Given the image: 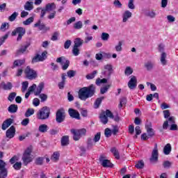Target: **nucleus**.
Here are the masks:
<instances>
[{
    "instance_id": "1",
    "label": "nucleus",
    "mask_w": 178,
    "mask_h": 178,
    "mask_svg": "<svg viewBox=\"0 0 178 178\" xmlns=\"http://www.w3.org/2000/svg\"><path fill=\"white\" fill-rule=\"evenodd\" d=\"M95 94V86L90 85L89 87H83L79 91V98L81 101H86Z\"/></svg>"
},
{
    "instance_id": "2",
    "label": "nucleus",
    "mask_w": 178,
    "mask_h": 178,
    "mask_svg": "<svg viewBox=\"0 0 178 178\" xmlns=\"http://www.w3.org/2000/svg\"><path fill=\"white\" fill-rule=\"evenodd\" d=\"M33 153V147H29L26 148L24 151L23 156H22V161L24 162V165L27 166L30 162H33V159H34V156L32 154Z\"/></svg>"
},
{
    "instance_id": "3",
    "label": "nucleus",
    "mask_w": 178,
    "mask_h": 178,
    "mask_svg": "<svg viewBox=\"0 0 178 178\" xmlns=\"http://www.w3.org/2000/svg\"><path fill=\"white\" fill-rule=\"evenodd\" d=\"M50 113L51 109L47 106H44L38 111L36 114L37 119L39 120H45L49 118Z\"/></svg>"
},
{
    "instance_id": "4",
    "label": "nucleus",
    "mask_w": 178,
    "mask_h": 178,
    "mask_svg": "<svg viewBox=\"0 0 178 178\" xmlns=\"http://www.w3.org/2000/svg\"><path fill=\"white\" fill-rule=\"evenodd\" d=\"M24 34H26V29L19 26L13 31L11 35H17V41H22V38H23Z\"/></svg>"
},
{
    "instance_id": "5",
    "label": "nucleus",
    "mask_w": 178,
    "mask_h": 178,
    "mask_svg": "<svg viewBox=\"0 0 178 178\" xmlns=\"http://www.w3.org/2000/svg\"><path fill=\"white\" fill-rule=\"evenodd\" d=\"M25 76L29 79V80H35L37 79V71L34 70L30 66H27L24 70Z\"/></svg>"
},
{
    "instance_id": "6",
    "label": "nucleus",
    "mask_w": 178,
    "mask_h": 178,
    "mask_svg": "<svg viewBox=\"0 0 178 178\" xmlns=\"http://www.w3.org/2000/svg\"><path fill=\"white\" fill-rule=\"evenodd\" d=\"M108 118L113 119V114L109 110H106L105 112L100 114L99 118L103 124H106V123H108Z\"/></svg>"
},
{
    "instance_id": "7",
    "label": "nucleus",
    "mask_w": 178,
    "mask_h": 178,
    "mask_svg": "<svg viewBox=\"0 0 178 178\" xmlns=\"http://www.w3.org/2000/svg\"><path fill=\"white\" fill-rule=\"evenodd\" d=\"M56 62L57 63H60L63 70H66L69 67V65H70V61L63 56L58 58Z\"/></svg>"
},
{
    "instance_id": "8",
    "label": "nucleus",
    "mask_w": 178,
    "mask_h": 178,
    "mask_svg": "<svg viewBox=\"0 0 178 178\" xmlns=\"http://www.w3.org/2000/svg\"><path fill=\"white\" fill-rule=\"evenodd\" d=\"M121 17H122V22L123 23H127V22H129V20H130V19L133 17V13H131L129 10H125L122 13Z\"/></svg>"
},
{
    "instance_id": "9",
    "label": "nucleus",
    "mask_w": 178,
    "mask_h": 178,
    "mask_svg": "<svg viewBox=\"0 0 178 178\" xmlns=\"http://www.w3.org/2000/svg\"><path fill=\"white\" fill-rule=\"evenodd\" d=\"M128 87L130 90H134L137 87V77L136 76H131V79L128 82Z\"/></svg>"
},
{
    "instance_id": "10",
    "label": "nucleus",
    "mask_w": 178,
    "mask_h": 178,
    "mask_svg": "<svg viewBox=\"0 0 178 178\" xmlns=\"http://www.w3.org/2000/svg\"><path fill=\"white\" fill-rule=\"evenodd\" d=\"M65 113L62 110H58L56 115V120L57 123H62L65 120Z\"/></svg>"
},
{
    "instance_id": "11",
    "label": "nucleus",
    "mask_w": 178,
    "mask_h": 178,
    "mask_svg": "<svg viewBox=\"0 0 178 178\" xmlns=\"http://www.w3.org/2000/svg\"><path fill=\"white\" fill-rule=\"evenodd\" d=\"M104 74L106 75V76L109 77L111 74H112V72H113V67H112V65L111 64H107L104 65Z\"/></svg>"
},
{
    "instance_id": "12",
    "label": "nucleus",
    "mask_w": 178,
    "mask_h": 178,
    "mask_svg": "<svg viewBox=\"0 0 178 178\" xmlns=\"http://www.w3.org/2000/svg\"><path fill=\"white\" fill-rule=\"evenodd\" d=\"M99 140H101V133L98 132L95 135L93 140L90 138L88 140V145H91V146L95 145V143H98Z\"/></svg>"
},
{
    "instance_id": "13",
    "label": "nucleus",
    "mask_w": 178,
    "mask_h": 178,
    "mask_svg": "<svg viewBox=\"0 0 178 178\" xmlns=\"http://www.w3.org/2000/svg\"><path fill=\"white\" fill-rule=\"evenodd\" d=\"M150 161L154 163L158 161V145L155 144L154 148L152 152Z\"/></svg>"
},
{
    "instance_id": "14",
    "label": "nucleus",
    "mask_w": 178,
    "mask_h": 178,
    "mask_svg": "<svg viewBox=\"0 0 178 178\" xmlns=\"http://www.w3.org/2000/svg\"><path fill=\"white\" fill-rule=\"evenodd\" d=\"M145 129L148 134V137H152L154 134V129H152V124L149 122H146Z\"/></svg>"
},
{
    "instance_id": "15",
    "label": "nucleus",
    "mask_w": 178,
    "mask_h": 178,
    "mask_svg": "<svg viewBox=\"0 0 178 178\" xmlns=\"http://www.w3.org/2000/svg\"><path fill=\"white\" fill-rule=\"evenodd\" d=\"M45 87V83L44 82H40L38 86H36V88L33 90L35 95H40L41 94V92L44 90V88Z\"/></svg>"
},
{
    "instance_id": "16",
    "label": "nucleus",
    "mask_w": 178,
    "mask_h": 178,
    "mask_svg": "<svg viewBox=\"0 0 178 178\" xmlns=\"http://www.w3.org/2000/svg\"><path fill=\"white\" fill-rule=\"evenodd\" d=\"M99 161L103 168H112L113 166V164L109 160L104 159L102 156L99 158Z\"/></svg>"
},
{
    "instance_id": "17",
    "label": "nucleus",
    "mask_w": 178,
    "mask_h": 178,
    "mask_svg": "<svg viewBox=\"0 0 178 178\" xmlns=\"http://www.w3.org/2000/svg\"><path fill=\"white\" fill-rule=\"evenodd\" d=\"M15 133L16 129H15V127L12 126L7 130L6 136L7 138H13L15 137Z\"/></svg>"
},
{
    "instance_id": "18",
    "label": "nucleus",
    "mask_w": 178,
    "mask_h": 178,
    "mask_svg": "<svg viewBox=\"0 0 178 178\" xmlns=\"http://www.w3.org/2000/svg\"><path fill=\"white\" fill-rule=\"evenodd\" d=\"M68 112L71 118H73L74 119L80 120V113H79V111H77L76 110H74L73 108H70Z\"/></svg>"
},
{
    "instance_id": "19",
    "label": "nucleus",
    "mask_w": 178,
    "mask_h": 178,
    "mask_svg": "<svg viewBox=\"0 0 178 178\" xmlns=\"http://www.w3.org/2000/svg\"><path fill=\"white\" fill-rule=\"evenodd\" d=\"M13 87V86L10 82H7V83L1 82L0 84V88H1L2 90H5L6 91H9V90H12Z\"/></svg>"
},
{
    "instance_id": "20",
    "label": "nucleus",
    "mask_w": 178,
    "mask_h": 178,
    "mask_svg": "<svg viewBox=\"0 0 178 178\" xmlns=\"http://www.w3.org/2000/svg\"><path fill=\"white\" fill-rule=\"evenodd\" d=\"M175 117L171 116L167 120H165L163 124V129H164V130H166L168 129V126H169L170 124H172L173 123H175Z\"/></svg>"
},
{
    "instance_id": "21",
    "label": "nucleus",
    "mask_w": 178,
    "mask_h": 178,
    "mask_svg": "<svg viewBox=\"0 0 178 178\" xmlns=\"http://www.w3.org/2000/svg\"><path fill=\"white\" fill-rule=\"evenodd\" d=\"M168 55L165 52H162L160 56V62L162 66H166L168 65V60H166V57Z\"/></svg>"
},
{
    "instance_id": "22",
    "label": "nucleus",
    "mask_w": 178,
    "mask_h": 178,
    "mask_svg": "<svg viewBox=\"0 0 178 178\" xmlns=\"http://www.w3.org/2000/svg\"><path fill=\"white\" fill-rule=\"evenodd\" d=\"M24 63H26V60L24 58L15 60L13 63V67H19V66H23Z\"/></svg>"
},
{
    "instance_id": "23",
    "label": "nucleus",
    "mask_w": 178,
    "mask_h": 178,
    "mask_svg": "<svg viewBox=\"0 0 178 178\" xmlns=\"http://www.w3.org/2000/svg\"><path fill=\"white\" fill-rule=\"evenodd\" d=\"M12 123H13V120L10 119V118L5 120L3 122V124L1 126L2 130H6V129H8V127H9V126H10V124H12Z\"/></svg>"
},
{
    "instance_id": "24",
    "label": "nucleus",
    "mask_w": 178,
    "mask_h": 178,
    "mask_svg": "<svg viewBox=\"0 0 178 178\" xmlns=\"http://www.w3.org/2000/svg\"><path fill=\"white\" fill-rule=\"evenodd\" d=\"M71 133L73 134L74 140L75 141H79V138H81V135H80V132L79 129H71Z\"/></svg>"
},
{
    "instance_id": "25",
    "label": "nucleus",
    "mask_w": 178,
    "mask_h": 178,
    "mask_svg": "<svg viewBox=\"0 0 178 178\" xmlns=\"http://www.w3.org/2000/svg\"><path fill=\"white\" fill-rule=\"evenodd\" d=\"M35 88H37V85L35 83H33L31 86H30L28 89V92L25 94V98H29L30 97V94L33 92Z\"/></svg>"
},
{
    "instance_id": "26",
    "label": "nucleus",
    "mask_w": 178,
    "mask_h": 178,
    "mask_svg": "<svg viewBox=\"0 0 178 178\" xmlns=\"http://www.w3.org/2000/svg\"><path fill=\"white\" fill-rule=\"evenodd\" d=\"M145 15L150 19H155L156 17V12L155 10H151L145 13Z\"/></svg>"
},
{
    "instance_id": "27",
    "label": "nucleus",
    "mask_w": 178,
    "mask_h": 178,
    "mask_svg": "<svg viewBox=\"0 0 178 178\" xmlns=\"http://www.w3.org/2000/svg\"><path fill=\"white\" fill-rule=\"evenodd\" d=\"M48 52L47 51H44L42 53L41 55L40 54H36L37 57L38 58V60L40 62H42L47 59V54Z\"/></svg>"
},
{
    "instance_id": "28",
    "label": "nucleus",
    "mask_w": 178,
    "mask_h": 178,
    "mask_svg": "<svg viewBox=\"0 0 178 178\" xmlns=\"http://www.w3.org/2000/svg\"><path fill=\"white\" fill-rule=\"evenodd\" d=\"M61 145L63 147H66V145H69V136H65L61 138Z\"/></svg>"
},
{
    "instance_id": "29",
    "label": "nucleus",
    "mask_w": 178,
    "mask_h": 178,
    "mask_svg": "<svg viewBox=\"0 0 178 178\" xmlns=\"http://www.w3.org/2000/svg\"><path fill=\"white\" fill-rule=\"evenodd\" d=\"M45 9H46L47 12H51V11L55 10V9H56V6L55 5L54 3H48L46 6Z\"/></svg>"
},
{
    "instance_id": "30",
    "label": "nucleus",
    "mask_w": 178,
    "mask_h": 178,
    "mask_svg": "<svg viewBox=\"0 0 178 178\" xmlns=\"http://www.w3.org/2000/svg\"><path fill=\"white\" fill-rule=\"evenodd\" d=\"M8 112H10V113H16V112H17V105L11 104L8 107Z\"/></svg>"
},
{
    "instance_id": "31",
    "label": "nucleus",
    "mask_w": 178,
    "mask_h": 178,
    "mask_svg": "<svg viewBox=\"0 0 178 178\" xmlns=\"http://www.w3.org/2000/svg\"><path fill=\"white\" fill-rule=\"evenodd\" d=\"M38 130L40 133H47L48 131V125L43 124L39 126Z\"/></svg>"
},
{
    "instance_id": "32",
    "label": "nucleus",
    "mask_w": 178,
    "mask_h": 178,
    "mask_svg": "<svg viewBox=\"0 0 178 178\" xmlns=\"http://www.w3.org/2000/svg\"><path fill=\"white\" fill-rule=\"evenodd\" d=\"M170 151H172V146L170 144L168 143L163 149V152L165 155H169L170 154Z\"/></svg>"
},
{
    "instance_id": "33",
    "label": "nucleus",
    "mask_w": 178,
    "mask_h": 178,
    "mask_svg": "<svg viewBox=\"0 0 178 178\" xmlns=\"http://www.w3.org/2000/svg\"><path fill=\"white\" fill-rule=\"evenodd\" d=\"M34 6H33L32 1H27L24 5L25 10H33Z\"/></svg>"
},
{
    "instance_id": "34",
    "label": "nucleus",
    "mask_w": 178,
    "mask_h": 178,
    "mask_svg": "<svg viewBox=\"0 0 178 178\" xmlns=\"http://www.w3.org/2000/svg\"><path fill=\"white\" fill-rule=\"evenodd\" d=\"M60 154L58 152H54L52 154L51 159L53 162H58L59 161Z\"/></svg>"
},
{
    "instance_id": "35",
    "label": "nucleus",
    "mask_w": 178,
    "mask_h": 178,
    "mask_svg": "<svg viewBox=\"0 0 178 178\" xmlns=\"http://www.w3.org/2000/svg\"><path fill=\"white\" fill-rule=\"evenodd\" d=\"M145 67L147 70H152L154 69V63L152 61H147L145 63Z\"/></svg>"
},
{
    "instance_id": "36",
    "label": "nucleus",
    "mask_w": 178,
    "mask_h": 178,
    "mask_svg": "<svg viewBox=\"0 0 178 178\" xmlns=\"http://www.w3.org/2000/svg\"><path fill=\"white\" fill-rule=\"evenodd\" d=\"M122 45H123V42L122 41H119L118 44L115 46V49L116 52H122L123 49Z\"/></svg>"
},
{
    "instance_id": "37",
    "label": "nucleus",
    "mask_w": 178,
    "mask_h": 178,
    "mask_svg": "<svg viewBox=\"0 0 178 178\" xmlns=\"http://www.w3.org/2000/svg\"><path fill=\"white\" fill-rule=\"evenodd\" d=\"M124 74L125 76H130L133 74V68L130 66L126 67L124 70Z\"/></svg>"
},
{
    "instance_id": "38",
    "label": "nucleus",
    "mask_w": 178,
    "mask_h": 178,
    "mask_svg": "<svg viewBox=\"0 0 178 178\" xmlns=\"http://www.w3.org/2000/svg\"><path fill=\"white\" fill-rule=\"evenodd\" d=\"M95 83H96L97 86H101V84H105V83H108V79H101L99 78H97L96 79Z\"/></svg>"
},
{
    "instance_id": "39",
    "label": "nucleus",
    "mask_w": 178,
    "mask_h": 178,
    "mask_svg": "<svg viewBox=\"0 0 178 178\" xmlns=\"http://www.w3.org/2000/svg\"><path fill=\"white\" fill-rule=\"evenodd\" d=\"M111 152L114 155V156L116 159H120V156L119 155V151H118V149H116V148H115V147L111 148Z\"/></svg>"
},
{
    "instance_id": "40",
    "label": "nucleus",
    "mask_w": 178,
    "mask_h": 178,
    "mask_svg": "<svg viewBox=\"0 0 178 178\" xmlns=\"http://www.w3.org/2000/svg\"><path fill=\"white\" fill-rule=\"evenodd\" d=\"M127 7L131 10H134V9H136V6L134 5V0H129Z\"/></svg>"
},
{
    "instance_id": "41",
    "label": "nucleus",
    "mask_w": 178,
    "mask_h": 178,
    "mask_svg": "<svg viewBox=\"0 0 178 178\" xmlns=\"http://www.w3.org/2000/svg\"><path fill=\"white\" fill-rule=\"evenodd\" d=\"M81 45H83V40L80 38L75 39L74 47L79 48V47H81Z\"/></svg>"
},
{
    "instance_id": "42",
    "label": "nucleus",
    "mask_w": 178,
    "mask_h": 178,
    "mask_svg": "<svg viewBox=\"0 0 178 178\" xmlns=\"http://www.w3.org/2000/svg\"><path fill=\"white\" fill-rule=\"evenodd\" d=\"M33 22H34V17H31L28 18L27 19H26L25 21H24L23 24L24 26H29V25L31 24V23H33Z\"/></svg>"
},
{
    "instance_id": "43",
    "label": "nucleus",
    "mask_w": 178,
    "mask_h": 178,
    "mask_svg": "<svg viewBox=\"0 0 178 178\" xmlns=\"http://www.w3.org/2000/svg\"><path fill=\"white\" fill-rule=\"evenodd\" d=\"M74 29L76 30H80L83 29V22L81 21H79L74 24Z\"/></svg>"
},
{
    "instance_id": "44",
    "label": "nucleus",
    "mask_w": 178,
    "mask_h": 178,
    "mask_svg": "<svg viewBox=\"0 0 178 178\" xmlns=\"http://www.w3.org/2000/svg\"><path fill=\"white\" fill-rule=\"evenodd\" d=\"M97 73H98V72H97V70L93 71L92 73L86 75V79L88 80H92V79H94L95 77V75L97 74Z\"/></svg>"
},
{
    "instance_id": "45",
    "label": "nucleus",
    "mask_w": 178,
    "mask_h": 178,
    "mask_svg": "<svg viewBox=\"0 0 178 178\" xmlns=\"http://www.w3.org/2000/svg\"><path fill=\"white\" fill-rule=\"evenodd\" d=\"M19 16V13L17 12H14L9 17L8 20L9 22H15L16 20V17Z\"/></svg>"
},
{
    "instance_id": "46",
    "label": "nucleus",
    "mask_w": 178,
    "mask_h": 178,
    "mask_svg": "<svg viewBox=\"0 0 178 178\" xmlns=\"http://www.w3.org/2000/svg\"><path fill=\"white\" fill-rule=\"evenodd\" d=\"M32 115H34V108H29L25 113L26 118H30Z\"/></svg>"
},
{
    "instance_id": "47",
    "label": "nucleus",
    "mask_w": 178,
    "mask_h": 178,
    "mask_svg": "<svg viewBox=\"0 0 178 178\" xmlns=\"http://www.w3.org/2000/svg\"><path fill=\"white\" fill-rule=\"evenodd\" d=\"M72 54L73 55H74V56H79V55H80V49H79V47L74 46L72 49Z\"/></svg>"
},
{
    "instance_id": "48",
    "label": "nucleus",
    "mask_w": 178,
    "mask_h": 178,
    "mask_svg": "<svg viewBox=\"0 0 178 178\" xmlns=\"http://www.w3.org/2000/svg\"><path fill=\"white\" fill-rule=\"evenodd\" d=\"M102 99H104V97H100L97 99V100L95 102V108L97 109V108H99V105H101V102H102Z\"/></svg>"
},
{
    "instance_id": "49",
    "label": "nucleus",
    "mask_w": 178,
    "mask_h": 178,
    "mask_svg": "<svg viewBox=\"0 0 178 178\" xmlns=\"http://www.w3.org/2000/svg\"><path fill=\"white\" fill-rule=\"evenodd\" d=\"M22 92H24L27 90V88H29V82L24 81V82H22Z\"/></svg>"
},
{
    "instance_id": "50",
    "label": "nucleus",
    "mask_w": 178,
    "mask_h": 178,
    "mask_svg": "<svg viewBox=\"0 0 178 178\" xmlns=\"http://www.w3.org/2000/svg\"><path fill=\"white\" fill-rule=\"evenodd\" d=\"M101 38L103 41H108V40H109L108 33L103 32L101 35Z\"/></svg>"
},
{
    "instance_id": "51",
    "label": "nucleus",
    "mask_w": 178,
    "mask_h": 178,
    "mask_svg": "<svg viewBox=\"0 0 178 178\" xmlns=\"http://www.w3.org/2000/svg\"><path fill=\"white\" fill-rule=\"evenodd\" d=\"M163 113L164 118L167 119V120L169 119V118H172V116H170V111L169 110L163 111Z\"/></svg>"
},
{
    "instance_id": "52",
    "label": "nucleus",
    "mask_w": 178,
    "mask_h": 178,
    "mask_svg": "<svg viewBox=\"0 0 178 178\" xmlns=\"http://www.w3.org/2000/svg\"><path fill=\"white\" fill-rule=\"evenodd\" d=\"M111 87V85H106L104 87H102L101 89H100V92L101 94H105V92H108V90H109V88Z\"/></svg>"
},
{
    "instance_id": "53",
    "label": "nucleus",
    "mask_w": 178,
    "mask_h": 178,
    "mask_svg": "<svg viewBox=\"0 0 178 178\" xmlns=\"http://www.w3.org/2000/svg\"><path fill=\"white\" fill-rule=\"evenodd\" d=\"M0 177L6 178V176H8V171L6 170V168L4 170H0Z\"/></svg>"
},
{
    "instance_id": "54",
    "label": "nucleus",
    "mask_w": 178,
    "mask_h": 178,
    "mask_svg": "<svg viewBox=\"0 0 178 178\" xmlns=\"http://www.w3.org/2000/svg\"><path fill=\"white\" fill-rule=\"evenodd\" d=\"M8 29H9V23L5 22L1 24V31H6Z\"/></svg>"
},
{
    "instance_id": "55",
    "label": "nucleus",
    "mask_w": 178,
    "mask_h": 178,
    "mask_svg": "<svg viewBox=\"0 0 178 178\" xmlns=\"http://www.w3.org/2000/svg\"><path fill=\"white\" fill-rule=\"evenodd\" d=\"M13 168L15 170H20V169H22V162H16L13 165Z\"/></svg>"
},
{
    "instance_id": "56",
    "label": "nucleus",
    "mask_w": 178,
    "mask_h": 178,
    "mask_svg": "<svg viewBox=\"0 0 178 178\" xmlns=\"http://www.w3.org/2000/svg\"><path fill=\"white\" fill-rule=\"evenodd\" d=\"M15 97H16V92H13L10 93V95H8V99L10 102H12Z\"/></svg>"
},
{
    "instance_id": "57",
    "label": "nucleus",
    "mask_w": 178,
    "mask_h": 178,
    "mask_svg": "<svg viewBox=\"0 0 178 178\" xmlns=\"http://www.w3.org/2000/svg\"><path fill=\"white\" fill-rule=\"evenodd\" d=\"M167 20L168 23H173L176 21V18L173 15H167Z\"/></svg>"
},
{
    "instance_id": "58",
    "label": "nucleus",
    "mask_w": 178,
    "mask_h": 178,
    "mask_svg": "<svg viewBox=\"0 0 178 178\" xmlns=\"http://www.w3.org/2000/svg\"><path fill=\"white\" fill-rule=\"evenodd\" d=\"M113 5L115 8H120L122 6V3L119 0H114Z\"/></svg>"
},
{
    "instance_id": "59",
    "label": "nucleus",
    "mask_w": 178,
    "mask_h": 178,
    "mask_svg": "<svg viewBox=\"0 0 178 178\" xmlns=\"http://www.w3.org/2000/svg\"><path fill=\"white\" fill-rule=\"evenodd\" d=\"M104 134L107 138L111 137V136H112V130L109 129V128H106L104 131Z\"/></svg>"
},
{
    "instance_id": "60",
    "label": "nucleus",
    "mask_w": 178,
    "mask_h": 178,
    "mask_svg": "<svg viewBox=\"0 0 178 178\" xmlns=\"http://www.w3.org/2000/svg\"><path fill=\"white\" fill-rule=\"evenodd\" d=\"M136 168L137 169H143L144 168V161H140L136 164Z\"/></svg>"
},
{
    "instance_id": "61",
    "label": "nucleus",
    "mask_w": 178,
    "mask_h": 178,
    "mask_svg": "<svg viewBox=\"0 0 178 178\" xmlns=\"http://www.w3.org/2000/svg\"><path fill=\"white\" fill-rule=\"evenodd\" d=\"M24 70L22 67H19L17 70V72L15 74L16 77H20L22 74H23Z\"/></svg>"
},
{
    "instance_id": "62",
    "label": "nucleus",
    "mask_w": 178,
    "mask_h": 178,
    "mask_svg": "<svg viewBox=\"0 0 178 178\" xmlns=\"http://www.w3.org/2000/svg\"><path fill=\"white\" fill-rule=\"evenodd\" d=\"M67 76L70 77V79H72V77H74L76 76V71L74 70H70L67 72Z\"/></svg>"
},
{
    "instance_id": "63",
    "label": "nucleus",
    "mask_w": 178,
    "mask_h": 178,
    "mask_svg": "<svg viewBox=\"0 0 178 178\" xmlns=\"http://www.w3.org/2000/svg\"><path fill=\"white\" fill-rule=\"evenodd\" d=\"M39 98H40L42 102H44L46 99H48V95L44 93H42V94L40 93L39 95Z\"/></svg>"
},
{
    "instance_id": "64",
    "label": "nucleus",
    "mask_w": 178,
    "mask_h": 178,
    "mask_svg": "<svg viewBox=\"0 0 178 178\" xmlns=\"http://www.w3.org/2000/svg\"><path fill=\"white\" fill-rule=\"evenodd\" d=\"M135 131L136 135L134 136V138H137V136H140V134L141 133V129L140 128V126L136 127Z\"/></svg>"
}]
</instances>
